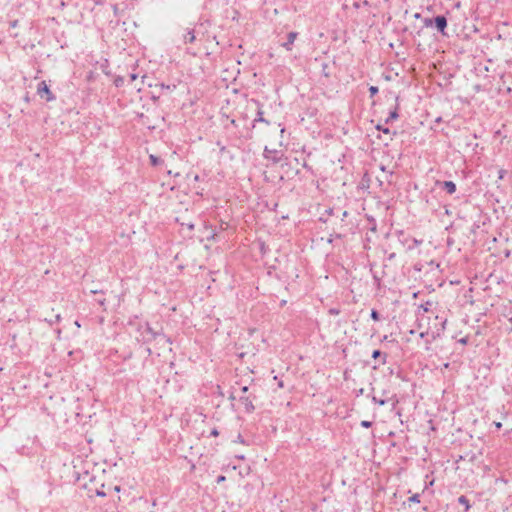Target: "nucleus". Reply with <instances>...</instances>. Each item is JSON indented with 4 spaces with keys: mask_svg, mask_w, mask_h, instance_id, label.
<instances>
[{
    "mask_svg": "<svg viewBox=\"0 0 512 512\" xmlns=\"http://www.w3.org/2000/svg\"><path fill=\"white\" fill-rule=\"evenodd\" d=\"M161 87H162V88H165V89H170V86H169V85H164V84H162V85H161Z\"/></svg>",
    "mask_w": 512,
    "mask_h": 512,
    "instance_id": "53",
    "label": "nucleus"
},
{
    "mask_svg": "<svg viewBox=\"0 0 512 512\" xmlns=\"http://www.w3.org/2000/svg\"><path fill=\"white\" fill-rule=\"evenodd\" d=\"M263 157L270 161L272 164L280 163L284 157L282 151L276 149H269L267 146L264 148Z\"/></svg>",
    "mask_w": 512,
    "mask_h": 512,
    "instance_id": "6",
    "label": "nucleus"
},
{
    "mask_svg": "<svg viewBox=\"0 0 512 512\" xmlns=\"http://www.w3.org/2000/svg\"><path fill=\"white\" fill-rule=\"evenodd\" d=\"M389 392L386 390L382 391V396L380 398L376 397L375 395L371 396V400L374 404H377L379 406L386 405L392 398L388 397Z\"/></svg>",
    "mask_w": 512,
    "mask_h": 512,
    "instance_id": "10",
    "label": "nucleus"
},
{
    "mask_svg": "<svg viewBox=\"0 0 512 512\" xmlns=\"http://www.w3.org/2000/svg\"><path fill=\"white\" fill-rule=\"evenodd\" d=\"M363 393H364V389L363 388H360L359 390L356 391V395L357 396L363 395Z\"/></svg>",
    "mask_w": 512,
    "mask_h": 512,
    "instance_id": "40",
    "label": "nucleus"
},
{
    "mask_svg": "<svg viewBox=\"0 0 512 512\" xmlns=\"http://www.w3.org/2000/svg\"><path fill=\"white\" fill-rule=\"evenodd\" d=\"M375 128H376L378 131H381V132H383V133H385V134H389V133L391 132V130H390L388 127H386V126H384V125H382V124H377V125L375 126Z\"/></svg>",
    "mask_w": 512,
    "mask_h": 512,
    "instance_id": "19",
    "label": "nucleus"
},
{
    "mask_svg": "<svg viewBox=\"0 0 512 512\" xmlns=\"http://www.w3.org/2000/svg\"><path fill=\"white\" fill-rule=\"evenodd\" d=\"M378 92H379V89H378L377 86H370L369 87V94H370L371 98L376 96L378 94Z\"/></svg>",
    "mask_w": 512,
    "mask_h": 512,
    "instance_id": "22",
    "label": "nucleus"
},
{
    "mask_svg": "<svg viewBox=\"0 0 512 512\" xmlns=\"http://www.w3.org/2000/svg\"><path fill=\"white\" fill-rule=\"evenodd\" d=\"M505 91H506V93H507V94H510V93L512 92V89H511L510 87H507V88L505 89Z\"/></svg>",
    "mask_w": 512,
    "mask_h": 512,
    "instance_id": "49",
    "label": "nucleus"
},
{
    "mask_svg": "<svg viewBox=\"0 0 512 512\" xmlns=\"http://www.w3.org/2000/svg\"><path fill=\"white\" fill-rule=\"evenodd\" d=\"M436 186L449 195L454 194L457 190V186L453 181H436Z\"/></svg>",
    "mask_w": 512,
    "mask_h": 512,
    "instance_id": "8",
    "label": "nucleus"
},
{
    "mask_svg": "<svg viewBox=\"0 0 512 512\" xmlns=\"http://www.w3.org/2000/svg\"><path fill=\"white\" fill-rule=\"evenodd\" d=\"M231 124L236 126V121L234 119L231 120Z\"/></svg>",
    "mask_w": 512,
    "mask_h": 512,
    "instance_id": "55",
    "label": "nucleus"
},
{
    "mask_svg": "<svg viewBox=\"0 0 512 512\" xmlns=\"http://www.w3.org/2000/svg\"><path fill=\"white\" fill-rule=\"evenodd\" d=\"M250 105L255 106L256 109V117L252 121V127L254 128L256 123H264L266 125H270V121L264 118V112L262 110V104L259 100L251 99Z\"/></svg>",
    "mask_w": 512,
    "mask_h": 512,
    "instance_id": "5",
    "label": "nucleus"
},
{
    "mask_svg": "<svg viewBox=\"0 0 512 512\" xmlns=\"http://www.w3.org/2000/svg\"><path fill=\"white\" fill-rule=\"evenodd\" d=\"M75 325H76V326H78V327H80V324H79V322H78V321H75Z\"/></svg>",
    "mask_w": 512,
    "mask_h": 512,
    "instance_id": "63",
    "label": "nucleus"
},
{
    "mask_svg": "<svg viewBox=\"0 0 512 512\" xmlns=\"http://www.w3.org/2000/svg\"><path fill=\"white\" fill-rule=\"evenodd\" d=\"M137 331L139 332V336H137V341L142 342L143 344H149L152 341L158 339V337H162L164 339V344H171V338L165 335L162 330L156 331L154 330L148 322L139 323L137 326Z\"/></svg>",
    "mask_w": 512,
    "mask_h": 512,
    "instance_id": "1",
    "label": "nucleus"
},
{
    "mask_svg": "<svg viewBox=\"0 0 512 512\" xmlns=\"http://www.w3.org/2000/svg\"><path fill=\"white\" fill-rule=\"evenodd\" d=\"M436 320H440L439 324H435L434 329L431 331L432 339L439 338L445 331L447 319L436 316Z\"/></svg>",
    "mask_w": 512,
    "mask_h": 512,
    "instance_id": "7",
    "label": "nucleus"
},
{
    "mask_svg": "<svg viewBox=\"0 0 512 512\" xmlns=\"http://www.w3.org/2000/svg\"><path fill=\"white\" fill-rule=\"evenodd\" d=\"M219 435V431L217 428H213L211 431H210V435L209 436H212V437H217Z\"/></svg>",
    "mask_w": 512,
    "mask_h": 512,
    "instance_id": "31",
    "label": "nucleus"
},
{
    "mask_svg": "<svg viewBox=\"0 0 512 512\" xmlns=\"http://www.w3.org/2000/svg\"><path fill=\"white\" fill-rule=\"evenodd\" d=\"M229 399H230L231 401H234V400H236V399H237V397L234 395V393H231V394L229 395Z\"/></svg>",
    "mask_w": 512,
    "mask_h": 512,
    "instance_id": "41",
    "label": "nucleus"
},
{
    "mask_svg": "<svg viewBox=\"0 0 512 512\" xmlns=\"http://www.w3.org/2000/svg\"><path fill=\"white\" fill-rule=\"evenodd\" d=\"M469 342V337L468 336H465V337H462L458 340V343L462 344V345H467Z\"/></svg>",
    "mask_w": 512,
    "mask_h": 512,
    "instance_id": "26",
    "label": "nucleus"
},
{
    "mask_svg": "<svg viewBox=\"0 0 512 512\" xmlns=\"http://www.w3.org/2000/svg\"><path fill=\"white\" fill-rule=\"evenodd\" d=\"M303 167H304V168H306V169H308V170H310V169H311V167H310V166H308V164H307L306 162H304V163H303Z\"/></svg>",
    "mask_w": 512,
    "mask_h": 512,
    "instance_id": "47",
    "label": "nucleus"
},
{
    "mask_svg": "<svg viewBox=\"0 0 512 512\" xmlns=\"http://www.w3.org/2000/svg\"><path fill=\"white\" fill-rule=\"evenodd\" d=\"M458 503L464 506V512H468L471 508L469 499L465 495L458 497Z\"/></svg>",
    "mask_w": 512,
    "mask_h": 512,
    "instance_id": "13",
    "label": "nucleus"
},
{
    "mask_svg": "<svg viewBox=\"0 0 512 512\" xmlns=\"http://www.w3.org/2000/svg\"><path fill=\"white\" fill-rule=\"evenodd\" d=\"M428 334H429V332H428V331H426V332H421V333H420V337H421V338H424V337H425V336H427Z\"/></svg>",
    "mask_w": 512,
    "mask_h": 512,
    "instance_id": "44",
    "label": "nucleus"
},
{
    "mask_svg": "<svg viewBox=\"0 0 512 512\" xmlns=\"http://www.w3.org/2000/svg\"><path fill=\"white\" fill-rule=\"evenodd\" d=\"M260 250H261V252H262V253H265V252H266V245H265V243H264V242H262V243L260 244Z\"/></svg>",
    "mask_w": 512,
    "mask_h": 512,
    "instance_id": "38",
    "label": "nucleus"
},
{
    "mask_svg": "<svg viewBox=\"0 0 512 512\" xmlns=\"http://www.w3.org/2000/svg\"><path fill=\"white\" fill-rule=\"evenodd\" d=\"M331 313H335V314H337V313H338V311H336V310H331Z\"/></svg>",
    "mask_w": 512,
    "mask_h": 512,
    "instance_id": "64",
    "label": "nucleus"
},
{
    "mask_svg": "<svg viewBox=\"0 0 512 512\" xmlns=\"http://www.w3.org/2000/svg\"><path fill=\"white\" fill-rule=\"evenodd\" d=\"M408 501L412 502V503H419L420 502V495L418 493H416V494L412 495L411 497H409Z\"/></svg>",
    "mask_w": 512,
    "mask_h": 512,
    "instance_id": "23",
    "label": "nucleus"
},
{
    "mask_svg": "<svg viewBox=\"0 0 512 512\" xmlns=\"http://www.w3.org/2000/svg\"><path fill=\"white\" fill-rule=\"evenodd\" d=\"M60 320H61V315H60V314H57V315L55 316V322H56V323H57V322H60Z\"/></svg>",
    "mask_w": 512,
    "mask_h": 512,
    "instance_id": "43",
    "label": "nucleus"
},
{
    "mask_svg": "<svg viewBox=\"0 0 512 512\" xmlns=\"http://www.w3.org/2000/svg\"><path fill=\"white\" fill-rule=\"evenodd\" d=\"M334 238L342 239V238H343V235H342V234H340V233H332V234H330L329 238L327 239V242H328L329 244H332V243H333Z\"/></svg>",
    "mask_w": 512,
    "mask_h": 512,
    "instance_id": "17",
    "label": "nucleus"
},
{
    "mask_svg": "<svg viewBox=\"0 0 512 512\" xmlns=\"http://www.w3.org/2000/svg\"><path fill=\"white\" fill-rule=\"evenodd\" d=\"M240 391L242 393V395H248L250 392H249V387L248 386H242L240 388Z\"/></svg>",
    "mask_w": 512,
    "mask_h": 512,
    "instance_id": "28",
    "label": "nucleus"
},
{
    "mask_svg": "<svg viewBox=\"0 0 512 512\" xmlns=\"http://www.w3.org/2000/svg\"><path fill=\"white\" fill-rule=\"evenodd\" d=\"M333 211L334 210L332 208L326 209L325 212L319 217V221L323 222V223H326L327 222V218L326 217L332 215Z\"/></svg>",
    "mask_w": 512,
    "mask_h": 512,
    "instance_id": "16",
    "label": "nucleus"
},
{
    "mask_svg": "<svg viewBox=\"0 0 512 512\" xmlns=\"http://www.w3.org/2000/svg\"><path fill=\"white\" fill-rule=\"evenodd\" d=\"M414 17H415V18H420V17H421V14H420V13H416V14L414 15Z\"/></svg>",
    "mask_w": 512,
    "mask_h": 512,
    "instance_id": "54",
    "label": "nucleus"
},
{
    "mask_svg": "<svg viewBox=\"0 0 512 512\" xmlns=\"http://www.w3.org/2000/svg\"><path fill=\"white\" fill-rule=\"evenodd\" d=\"M113 83H114V85H115L116 87H121V86H123V84H124V78H123L122 76H117V77L114 79Z\"/></svg>",
    "mask_w": 512,
    "mask_h": 512,
    "instance_id": "20",
    "label": "nucleus"
},
{
    "mask_svg": "<svg viewBox=\"0 0 512 512\" xmlns=\"http://www.w3.org/2000/svg\"><path fill=\"white\" fill-rule=\"evenodd\" d=\"M29 100H30V99H29V96H28V95H26V97H25V101L29 102Z\"/></svg>",
    "mask_w": 512,
    "mask_h": 512,
    "instance_id": "60",
    "label": "nucleus"
},
{
    "mask_svg": "<svg viewBox=\"0 0 512 512\" xmlns=\"http://www.w3.org/2000/svg\"><path fill=\"white\" fill-rule=\"evenodd\" d=\"M146 352H147L148 355H151V353H152L151 348L147 347L146 348Z\"/></svg>",
    "mask_w": 512,
    "mask_h": 512,
    "instance_id": "50",
    "label": "nucleus"
},
{
    "mask_svg": "<svg viewBox=\"0 0 512 512\" xmlns=\"http://www.w3.org/2000/svg\"><path fill=\"white\" fill-rule=\"evenodd\" d=\"M37 95L46 102H52L56 99L55 94L50 90L44 80L40 81L37 85Z\"/></svg>",
    "mask_w": 512,
    "mask_h": 512,
    "instance_id": "3",
    "label": "nucleus"
},
{
    "mask_svg": "<svg viewBox=\"0 0 512 512\" xmlns=\"http://www.w3.org/2000/svg\"><path fill=\"white\" fill-rule=\"evenodd\" d=\"M157 343L160 345V347H164L166 344H164V339L162 337H158L156 339Z\"/></svg>",
    "mask_w": 512,
    "mask_h": 512,
    "instance_id": "33",
    "label": "nucleus"
},
{
    "mask_svg": "<svg viewBox=\"0 0 512 512\" xmlns=\"http://www.w3.org/2000/svg\"><path fill=\"white\" fill-rule=\"evenodd\" d=\"M360 425L363 428H370V427H372L373 422L368 421V420H363V421H361Z\"/></svg>",
    "mask_w": 512,
    "mask_h": 512,
    "instance_id": "24",
    "label": "nucleus"
},
{
    "mask_svg": "<svg viewBox=\"0 0 512 512\" xmlns=\"http://www.w3.org/2000/svg\"><path fill=\"white\" fill-rule=\"evenodd\" d=\"M188 227H189V229H194V225L193 224H188Z\"/></svg>",
    "mask_w": 512,
    "mask_h": 512,
    "instance_id": "57",
    "label": "nucleus"
},
{
    "mask_svg": "<svg viewBox=\"0 0 512 512\" xmlns=\"http://www.w3.org/2000/svg\"><path fill=\"white\" fill-rule=\"evenodd\" d=\"M225 479H226L225 476L219 475L217 478V482L220 483V482L224 481Z\"/></svg>",
    "mask_w": 512,
    "mask_h": 512,
    "instance_id": "39",
    "label": "nucleus"
},
{
    "mask_svg": "<svg viewBox=\"0 0 512 512\" xmlns=\"http://www.w3.org/2000/svg\"><path fill=\"white\" fill-rule=\"evenodd\" d=\"M370 271L372 272V277H373V280H374V284L377 286V287H380V284H381V278L378 276L377 273L373 272V269L371 268Z\"/></svg>",
    "mask_w": 512,
    "mask_h": 512,
    "instance_id": "18",
    "label": "nucleus"
},
{
    "mask_svg": "<svg viewBox=\"0 0 512 512\" xmlns=\"http://www.w3.org/2000/svg\"><path fill=\"white\" fill-rule=\"evenodd\" d=\"M115 491H119L120 490V487L119 486H115Z\"/></svg>",
    "mask_w": 512,
    "mask_h": 512,
    "instance_id": "59",
    "label": "nucleus"
},
{
    "mask_svg": "<svg viewBox=\"0 0 512 512\" xmlns=\"http://www.w3.org/2000/svg\"><path fill=\"white\" fill-rule=\"evenodd\" d=\"M299 33L298 32H295V31H292V32H289L287 34V39L285 42H283L281 44V46L283 48H285L287 51H291L292 50V46H293V43L294 41L297 39Z\"/></svg>",
    "mask_w": 512,
    "mask_h": 512,
    "instance_id": "9",
    "label": "nucleus"
},
{
    "mask_svg": "<svg viewBox=\"0 0 512 512\" xmlns=\"http://www.w3.org/2000/svg\"><path fill=\"white\" fill-rule=\"evenodd\" d=\"M505 174H506V170H504V169H500V170H499V172H498V178H499L500 180L504 179Z\"/></svg>",
    "mask_w": 512,
    "mask_h": 512,
    "instance_id": "30",
    "label": "nucleus"
},
{
    "mask_svg": "<svg viewBox=\"0 0 512 512\" xmlns=\"http://www.w3.org/2000/svg\"><path fill=\"white\" fill-rule=\"evenodd\" d=\"M257 399L255 393L250 392L248 395H240L238 400L244 406V411L247 414H251L255 411L254 401Z\"/></svg>",
    "mask_w": 512,
    "mask_h": 512,
    "instance_id": "4",
    "label": "nucleus"
},
{
    "mask_svg": "<svg viewBox=\"0 0 512 512\" xmlns=\"http://www.w3.org/2000/svg\"><path fill=\"white\" fill-rule=\"evenodd\" d=\"M423 24L427 28H434L441 35L446 36V29L448 26V20L445 15H437L435 17L429 18L425 17L423 19Z\"/></svg>",
    "mask_w": 512,
    "mask_h": 512,
    "instance_id": "2",
    "label": "nucleus"
},
{
    "mask_svg": "<svg viewBox=\"0 0 512 512\" xmlns=\"http://www.w3.org/2000/svg\"><path fill=\"white\" fill-rule=\"evenodd\" d=\"M342 215H343V217H347L348 212H347V211H344Z\"/></svg>",
    "mask_w": 512,
    "mask_h": 512,
    "instance_id": "56",
    "label": "nucleus"
},
{
    "mask_svg": "<svg viewBox=\"0 0 512 512\" xmlns=\"http://www.w3.org/2000/svg\"><path fill=\"white\" fill-rule=\"evenodd\" d=\"M225 150H226V147H225V146H221V147H220V152H221V153H223Z\"/></svg>",
    "mask_w": 512,
    "mask_h": 512,
    "instance_id": "52",
    "label": "nucleus"
},
{
    "mask_svg": "<svg viewBox=\"0 0 512 512\" xmlns=\"http://www.w3.org/2000/svg\"><path fill=\"white\" fill-rule=\"evenodd\" d=\"M236 458L239 459V460H244L245 459L244 455H237Z\"/></svg>",
    "mask_w": 512,
    "mask_h": 512,
    "instance_id": "48",
    "label": "nucleus"
},
{
    "mask_svg": "<svg viewBox=\"0 0 512 512\" xmlns=\"http://www.w3.org/2000/svg\"><path fill=\"white\" fill-rule=\"evenodd\" d=\"M196 39L195 36V30L194 29H187L186 33L183 35L184 43H193Z\"/></svg>",
    "mask_w": 512,
    "mask_h": 512,
    "instance_id": "12",
    "label": "nucleus"
},
{
    "mask_svg": "<svg viewBox=\"0 0 512 512\" xmlns=\"http://www.w3.org/2000/svg\"><path fill=\"white\" fill-rule=\"evenodd\" d=\"M45 321H47L50 325H53L55 322V318H52V320H47L45 319Z\"/></svg>",
    "mask_w": 512,
    "mask_h": 512,
    "instance_id": "45",
    "label": "nucleus"
},
{
    "mask_svg": "<svg viewBox=\"0 0 512 512\" xmlns=\"http://www.w3.org/2000/svg\"><path fill=\"white\" fill-rule=\"evenodd\" d=\"M117 10H118L117 6H114V12H115V14L117 13Z\"/></svg>",
    "mask_w": 512,
    "mask_h": 512,
    "instance_id": "62",
    "label": "nucleus"
},
{
    "mask_svg": "<svg viewBox=\"0 0 512 512\" xmlns=\"http://www.w3.org/2000/svg\"><path fill=\"white\" fill-rule=\"evenodd\" d=\"M421 241H418L417 239H413V246H409L408 249H413L415 246L419 245Z\"/></svg>",
    "mask_w": 512,
    "mask_h": 512,
    "instance_id": "34",
    "label": "nucleus"
},
{
    "mask_svg": "<svg viewBox=\"0 0 512 512\" xmlns=\"http://www.w3.org/2000/svg\"><path fill=\"white\" fill-rule=\"evenodd\" d=\"M370 317L374 321H379L380 320V314H379V312L376 309H372L371 310Z\"/></svg>",
    "mask_w": 512,
    "mask_h": 512,
    "instance_id": "21",
    "label": "nucleus"
},
{
    "mask_svg": "<svg viewBox=\"0 0 512 512\" xmlns=\"http://www.w3.org/2000/svg\"><path fill=\"white\" fill-rule=\"evenodd\" d=\"M237 442H239V443H241V444H246V441H245V439L242 437V435H241V434H239V435L237 436Z\"/></svg>",
    "mask_w": 512,
    "mask_h": 512,
    "instance_id": "32",
    "label": "nucleus"
},
{
    "mask_svg": "<svg viewBox=\"0 0 512 512\" xmlns=\"http://www.w3.org/2000/svg\"><path fill=\"white\" fill-rule=\"evenodd\" d=\"M149 161H150V164L154 167L163 163V160L154 154L149 155Z\"/></svg>",
    "mask_w": 512,
    "mask_h": 512,
    "instance_id": "15",
    "label": "nucleus"
},
{
    "mask_svg": "<svg viewBox=\"0 0 512 512\" xmlns=\"http://www.w3.org/2000/svg\"><path fill=\"white\" fill-rule=\"evenodd\" d=\"M382 358L381 360V363L382 364H385L386 363V358H387V354L386 353H383L381 350L379 349H376L372 352V358L373 359H378V358Z\"/></svg>",
    "mask_w": 512,
    "mask_h": 512,
    "instance_id": "14",
    "label": "nucleus"
},
{
    "mask_svg": "<svg viewBox=\"0 0 512 512\" xmlns=\"http://www.w3.org/2000/svg\"><path fill=\"white\" fill-rule=\"evenodd\" d=\"M102 487H104V485H102ZM96 495L99 496V497H105L106 496V493L105 491L103 490V488L101 489H97L96 490Z\"/></svg>",
    "mask_w": 512,
    "mask_h": 512,
    "instance_id": "27",
    "label": "nucleus"
},
{
    "mask_svg": "<svg viewBox=\"0 0 512 512\" xmlns=\"http://www.w3.org/2000/svg\"><path fill=\"white\" fill-rule=\"evenodd\" d=\"M397 403H398V400H397V399H396V400H394V402H393V406H395Z\"/></svg>",
    "mask_w": 512,
    "mask_h": 512,
    "instance_id": "61",
    "label": "nucleus"
},
{
    "mask_svg": "<svg viewBox=\"0 0 512 512\" xmlns=\"http://www.w3.org/2000/svg\"><path fill=\"white\" fill-rule=\"evenodd\" d=\"M105 302H106L105 298H102V299H98V300H97V303H98L100 306H102V307H104V306H105Z\"/></svg>",
    "mask_w": 512,
    "mask_h": 512,
    "instance_id": "37",
    "label": "nucleus"
},
{
    "mask_svg": "<svg viewBox=\"0 0 512 512\" xmlns=\"http://www.w3.org/2000/svg\"><path fill=\"white\" fill-rule=\"evenodd\" d=\"M493 425L495 426L496 430H500V429H501V427H502V423H501V422H496V421H494V422H493Z\"/></svg>",
    "mask_w": 512,
    "mask_h": 512,
    "instance_id": "35",
    "label": "nucleus"
},
{
    "mask_svg": "<svg viewBox=\"0 0 512 512\" xmlns=\"http://www.w3.org/2000/svg\"><path fill=\"white\" fill-rule=\"evenodd\" d=\"M129 77H130V81H131V82H133V81H135V80L137 79L138 75H137V74H135V73H131V74L129 75Z\"/></svg>",
    "mask_w": 512,
    "mask_h": 512,
    "instance_id": "36",
    "label": "nucleus"
},
{
    "mask_svg": "<svg viewBox=\"0 0 512 512\" xmlns=\"http://www.w3.org/2000/svg\"><path fill=\"white\" fill-rule=\"evenodd\" d=\"M18 25V20L11 22V27L15 28Z\"/></svg>",
    "mask_w": 512,
    "mask_h": 512,
    "instance_id": "42",
    "label": "nucleus"
},
{
    "mask_svg": "<svg viewBox=\"0 0 512 512\" xmlns=\"http://www.w3.org/2000/svg\"><path fill=\"white\" fill-rule=\"evenodd\" d=\"M286 304V300L281 301V306H284Z\"/></svg>",
    "mask_w": 512,
    "mask_h": 512,
    "instance_id": "58",
    "label": "nucleus"
},
{
    "mask_svg": "<svg viewBox=\"0 0 512 512\" xmlns=\"http://www.w3.org/2000/svg\"><path fill=\"white\" fill-rule=\"evenodd\" d=\"M91 293L93 294H97V293H103V291H98V290H92Z\"/></svg>",
    "mask_w": 512,
    "mask_h": 512,
    "instance_id": "51",
    "label": "nucleus"
},
{
    "mask_svg": "<svg viewBox=\"0 0 512 512\" xmlns=\"http://www.w3.org/2000/svg\"><path fill=\"white\" fill-rule=\"evenodd\" d=\"M430 305H431V303H430V302H426V304H425V305H420L418 309H419V311H420V310H423L424 312H428V311H429V306H430Z\"/></svg>",
    "mask_w": 512,
    "mask_h": 512,
    "instance_id": "25",
    "label": "nucleus"
},
{
    "mask_svg": "<svg viewBox=\"0 0 512 512\" xmlns=\"http://www.w3.org/2000/svg\"><path fill=\"white\" fill-rule=\"evenodd\" d=\"M395 258H396V253H395V252H391V253H389V254L387 255L386 260H387V261H392V260H394Z\"/></svg>",
    "mask_w": 512,
    "mask_h": 512,
    "instance_id": "29",
    "label": "nucleus"
},
{
    "mask_svg": "<svg viewBox=\"0 0 512 512\" xmlns=\"http://www.w3.org/2000/svg\"><path fill=\"white\" fill-rule=\"evenodd\" d=\"M440 122H442V117H437V118L435 119V123H440Z\"/></svg>",
    "mask_w": 512,
    "mask_h": 512,
    "instance_id": "46",
    "label": "nucleus"
},
{
    "mask_svg": "<svg viewBox=\"0 0 512 512\" xmlns=\"http://www.w3.org/2000/svg\"><path fill=\"white\" fill-rule=\"evenodd\" d=\"M399 97H396V104L395 107L389 112L387 118L385 119V124L392 123L393 121L397 120L399 118Z\"/></svg>",
    "mask_w": 512,
    "mask_h": 512,
    "instance_id": "11",
    "label": "nucleus"
}]
</instances>
